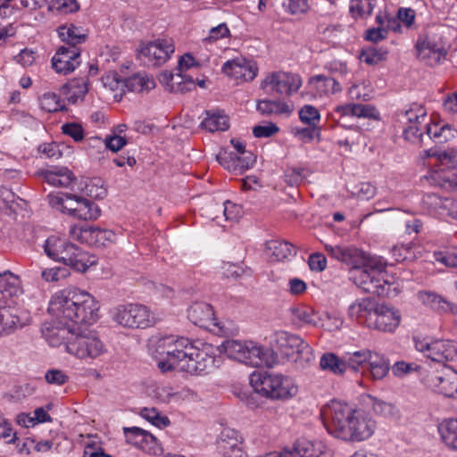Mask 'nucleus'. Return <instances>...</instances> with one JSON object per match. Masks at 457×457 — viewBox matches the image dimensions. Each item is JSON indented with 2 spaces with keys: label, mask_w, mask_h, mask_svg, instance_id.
Returning a JSON list of instances; mask_svg holds the SVG:
<instances>
[{
  "label": "nucleus",
  "mask_w": 457,
  "mask_h": 457,
  "mask_svg": "<svg viewBox=\"0 0 457 457\" xmlns=\"http://www.w3.org/2000/svg\"><path fill=\"white\" fill-rule=\"evenodd\" d=\"M126 87L132 92L143 93L149 92L154 88L155 82L153 78L145 74L137 73L128 78L124 81Z\"/></svg>",
  "instance_id": "38"
},
{
  "label": "nucleus",
  "mask_w": 457,
  "mask_h": 457,
  "mask_svg": "<svg viewBox=\"0 0 457 457\" xmlns=\"http://www.w3.org/2000/svg\"><path fill=\"white\" fill-rule=\"evenodd\" d=\"M246 341L227 340L222 344L223 350L228 358L243 362L245 360V351Z\"/></svg>",
  "instance_id": "46"
},
{
  "label": "nucleus",
  "mask_w": 457,
  "mask_h": 457,
  "mask_svg": "<svg viewBox=\"0 0 457 457\" xmlns=\"http://www.w3.org/2000/svg\"><path fill=\"white\" fill-rule=\"evenodd\" d=\"M444 197L437 193H427L422 197V206L430 213L440 214Z\"/></svg>",
  "instance_id": "52"
},
{
  "label": "nucleus",
  "mask_w": 457,
  "mask_h": 457,
  "mask_svg": "<svg viewBox=\"0 0 457 457\" xmlns=\"http://www.w3.org/2000/svg\"><path fill=\"white\" fill-rule=\"evenodd\" d=\"M19 278L11 271L0 272V292L9 296L19 292Z\"/></svg>",
  "instance_id": "48"
},
{
  "label": "nucleus",
  "mask_w": 457,
  "mask_h": 457,
  "mask_svg": "<svg viewBox=\"0 0 457 457\" xmlns=\"http://www.w3.org/2000/svg\"><path fill=\"white\" fill-rule=\"evenodd\" d=\"M256 110L265 116L272 114L287 113L291 112L288 104L281 101L259 100L256 104Z\"/></svg>",
  "instance_id": "43"
},
{
  "label": "nucleus",
  "mask_w": 457,
  "mask_h": 457,
  "mask_svg": "<svg viewBox=\"0 0 457 457\" xmlns=\"http://www.w3.org/2000/svg\"><path fill=\"white\" fill-rule=\"evenodd\" d=\"M426 180L433 187L444 188L445 190H453L457 188V180L453 171L443 169H436L425 176Z\"/></svg>",
  "instance_id": "30"
},
{
  "label": "nucleus",
  "mask_w": 457,
  "mask_h": 457,
  "mask_svg": "<svg viewBox=\"0 0 457 457\" xmlns=\"http://www.w3.org/2000/svg\"><path fill=\"white\" fill-rule=\"evenodd\" d=\"M20 318L0 305V337L12 333L18 328H22Z\"/></svg>",
  "instance_id": "40"
},
{
  "label": "nucleus",
  "mask_w": 457,
  "mask_h": 457,
  "mask_svg": "<svg viewBox=\"0 0 457 457\" xmlns=\"http://www.w3.org/2000/svg\"><path fill=\"white\" fill-rule=\"evenodd\" d=\"M141 416L158 428H164L170 424V420L167 417L161 416L154 408H144L141 411Z\"/></svg>",
  "instance_id": "59"
},
{
  "label": "nucleus",
  "mask_w": 457,
  "mask_h": 457,
  "mask_svg": "<svg viewBox=\"0 0 457 457\" xmlns=\"http://www.w3.org/2000/svg\"><path fill=\"white\" fill-rule=\"evenodd\" d=\"M245 360L243 363L253 367L270 366L274 361L273 352L253 341H246Z\"/></svg>",
  "instance_id": "24"
},
{
  "label": "nucleus",
  "mask_w": 457,
  "mask_h": 457,
  "mask_svg": "<svg viewBox=\"0 0 457 457\" xmlns=\"http://www.w3.org/2000/svg\"><path fill=\"white\" fill-rule=\"evenodd\" d=\"M294 253V246L287 241L270 240L266 243V254L274 261H285Z\"/></svg>",
  "instance_id": "34"
},
{
  "label": "nucleus",
  "mask_w": 457,
  "mask_h": 457,
  "mask_svg": "<svg viewBox=\"0 0 457 457\" xmlns=\"http://www.w3.org/2000/svg\"><path fill=\"white\" fill-rule=\"evenodd\" d=\"M70 244L57 237L52 236L45 242V253L51 259L62 262V257H64V253H66Z\"/></svg>",
  "instance_id": "39"
},
{
  "label": "nucleus",
  "mask_w": 457,
  "mask_h": 457,
  "mask_svg": "<svg viewBox=\"0 0 457 457\" xmlns=\"http://www.w3.org/2000/svg\"><path fill=\"white\" fill-rule=\"evenodd\" d=\"M219 211L222 212L226 220L231 221L237 220L242 214L241 207L230 201H225L223 203V208L219 207Z\"/></svg>",
  "instance_id": "64"
},
{
  "label": "nucleus",
  "mask_w": 457,
  "mask_h": 457,
  "mask_svg": "<svg viewBox=\"0 0 457 457\" xmlns=\"http://www.w3.org/2000/svg\"><path fill=\"white\" fill-rule=\"evenodd\" d=\"M58 35L63 42L70 46L69 47H75L76 45L83 43L87 37L84 30L73 24L61 26L58 29Z\"/></svg>",
  "instance_id": "37"
},
{
  "label": "nucleus",
  "mask_w": 457,
  "mask_h": 457,
  "mask_svg": "<svg viewBox=\"0 0 457 457\" xmlns=\"http://www.w3.org/2000/svg\"><path fill=\"white\" fill-rule=\"evenodd\" d=\"M435 260L446 267L457 268V247H450L445 251L435 252Z\"/></svg>",
  "instance_id": "55"
},
{
  "label": "nucleus",
  "mask_w": 457,
  "mask_h": 457,
  "mask_svg": "<svg viewBox=\"0 0 457 457\" xmlns=\"http://www.w3.org/2000/svg\"><path fill=\"white\" fill-rule=\"evenodd\" d=\"M292 315V321L294 324L299 327L305 325L317 326V316L313 310L305 305H297L290 308Z\"/></svg>",
  "instance_id": "36"
},
{
  "label": "nucleus",
  "mask_w": 457,
  "mask_h": 457,
  "mask_svg": "<svg viewBox=\"0 0 457 457\" xmlns=\"http://www.w3.org/2000/svg\"><path fill=\"white\" fill-rule=\"evenodd\" d=\"M375 304L369 298L354 301L348 308V316L352 320L364 324L368 328L370 315L373 312Z\"/></svg>",
  "instance_id": "29"
},
{
  "label": "nucleus",
  "mask_w": 457,
  "mask_h": 457,
  "mask_svg": "<svg viewBox=\"0 0 457 457\" xmlns=\"http://www.w3.org/2000/svg\"><path fill=\"white\" fill-rule=\"evenodd\" d=\"M138 447L142 449L144 452H146L154 455L160 453L162 451V448L157 438L148 431H146L144 440L142 444L139 445Z\"/></svg>",
  "instance_id": "62"
},
{
  "label": "nucleus",
  "mask_w": 457,
  "mask_h": 457,
  "mask_svg": "<svg viewBox=\"0 0 457 457\" xmlns=\"http://www.w3.org/2000/svg\"><path fill=\"white\" fill-rule=\"evenodd\" d=\"M399 120L407 125H422L427 119L426 108L418 103H411L398 114Z\"/></svg>",
  "instance_id": "31"
},
{
  "label": "nucleus",
  "mask_w": 457,
  "mask_h": 457,
  "mask_svg": "<svg viewBox=\"0 0 457 457\" xmlns=\"http://www.w3.org/2000/svg\"><path fill=\"white\" fill-rule=\"evenodd\" d=\"M43 174L45 180L54 187H68L75 179L73 173L67 168H54Z\"/></svg>",
  "instance_id": "35"
},
{
  "label": "nucleus",
  "mask_w": 457,
  "mask_h": 457,
  "mask_svg": "<svg viewBox=\"0 0 457 457\" xmlns=\"http://www.w3.org/2000/svg\"><path fill=\"white\" fill-rule=\"evenodd\" d=\"M425 133L436 144H445L454 137L455 130L447 124H425Z\"/></svg>",
  "instance_id": "32"
},
{
  "label": "nucleus",
  "mask_w": 457,
  "mask_h": 457,
  "mask_svg": "<svg viewBox=\"0 0 457 457\" xmlns=\"http://www.w3.org/2000/svg\"><path fill=\"white\" fill-rule=\"evenodd\" d=\"M242 442L237 431L224 428L217 441V448L224 457H242Z\"/></svg>",
  "instance_id": "22"
},
{
  "label": "nucleus",
  "mask_w": 457,
  "mask_h": 457,
  "mask_svg": "<svg viewBox=\"0 0 457 457\" xmlns=\"http://www.w3.org/2000/svg\"><path fill=\"white\" fill-rule=\"evenodd\" d=\"M328 254L351 267L352 271L358 269L364 262V252L351 246L325 245Z\"/></svg>",
  "instance_id": "19"
},
{
  "label": "nucleus",
  "mask_w": 457,
  "mask_h": 457,
  "mask_svg": "<svg viewBox=\"0 0 457 457\" xmlns=\"http://www.w3.org/2000/svg\"><path fill=\"white\" fill-rule=\"evenodd\" d=\"M50 9L60 14H68L77 12L79 9V4L77 0H53Z\"/></svg>",
  "instance_id": "57"
},
{
  "label": "nucleus",
  "mask_w": 457,
  "mask_h": 457,
  "mask_svg": "<svg viewBox=\"0 0 457 457\" xmlns=\"http://www.w3.org/2000/svg\"><path fill=\"white\" fill-rule=\"evenodd\" d=\"M418 299L427 307L440 313L451 312L457 315V304H454L441 295L429 292L420 291L417 295Z\"/></svg>",
  "instance_id": "26"
},
{
  "label": "nucleus",
  "mask_w": 457,
  "mask_h": 457,
  "mask_svg": "<svg viewBox=\"0 0 457 457\" xmlns=\"http://www.w3.org/2000/svg\"><path fill=\"white\" fill-rule=\"evenodd\" d=\"M187 317L192 323L204 328L217 326L212 306L207 303L195 302L187 311Z\"/></svg>",
  "instance_id": "21"
},
{
  "label": "nucleus",
  "mask_w": 457,
  "mask_h": 457,
  "mask_svg": "<svg viewBox=\"0 0 457 457\" xmlns=\"http://www.w3.org/2000/svg\"><path fill=\"white\" fill-rule=\"evenodd\" d=\"M423 382L428 388L447 397L457 398V371L444 365L441 370L428 372Z\"/></svg>",
  "instance_id": "9"
},
{
  "label": "nucleus",
  "mask_w": 457,
  "mask_h": 457,
  "mask_svg": "<svg viewBox=\"0 0 457 457\" xmlns=\"http://www.w3.org/2000/svg\"><path fill=\"white\" fill-rule=\"evenodd\" d=\"M369 370L374 379H382L389 370L387 361L381 356L371 353V357L369 358Z\"/></svg>",
  "instance_id": "44"
},
{
  "label": "nucleus",
  "mask_w": 457,
  "mask_h": 457,
  "mask_svg": "<svg viewBox=\"0 0 457 457\" xmlns=\"http://www.w3.org/2000/svg\"><path fill=\"white\" fill-rule=\"evenodd\" d=\"M320 366L323 370H328L335 375H343L346 371L345 360L338 358L332 353L322 354L320 360Z\"/></svg>",
  "instance_id": "41"
},
{
  "label": "nucleus",
  "mask_w": 457,
  "mask_h": 457,
  "mask_svg": "<svg viewBox=\"0 0 457 457\" xmlns=\"http://www.w3.org/2000/svg\"><path fill=\"white\" fill-rule=\"evenodd\" d=\"M391 253L395 262H412L417 256L412 243L397 244L391 248Z\"/></svg>",
  "instance_id": "47"
},
{
  "label": "nucleus",
  "mask_w": 457,
  "mask_h": 457,
  "mask_svg": "<svg viewBox=\"0 0 457 457\" xmlns=\"http://www.w3.org/2000/svg\"><path fill=\"white\" fill-rule=\"evenodd\" d=\"M99 305L87 292L67 287L54 293L49 302L48 312L54 320L45 322L41 331L48 344L56 347L72 337L79 325H92L98 319Z\"/></svg>",
  "instance_id": "1"
},
{
  "label": "nucleus",
  "mask_w": 457,
  "mask_h": 457,
  "mask_svg": "<svg viewBox=\"0 0 457 457\" xmlns=\"http://www.w3.org/2000/svg\"><path fill=\"white\" fill-rule=\"evenodd\" d=\"M79 325L67 344V353L75 357L87 360L96 359L106 352L103 341L97 333L89 329H82Z\"/></svg>",
  "instance_id": "6"
},
{
  "label": "nucleus",
  "mask_w": 457,
  "mask_h": 457,
  "mask_svg": "<svg viewBox=\"0 0 457 457\" xmlns=\"http://www.w3.org/2000/svg\"><path fill=\"white\" fill-rule=\"evenodd\" d=\"M299 117L302 122L310 126L315 127L320 120L319 110L312 106L306 104L299 111Z\"/></svg>",
  "instance_id": "56"
},
{
  "label": "nucleus",
  "mask_w": 457,
  "mask_h": 457,
  "mask_svg": "<svg viewBox=\"0 0 457 457\" xmlns=\"http://www.w3.org/2000/svg\"><path fill=\"white\" fill-rule=\"evenodd\" d=\"M88 91V83L86 79L74 80L70 85V96L69 101L72 104L77 103L79 100H82Z\"/></svg>",
  "instance_id": "53"
},
{
  "label": "nucleus",
  "mask_w": 457,
  "mask_h": 457,
  "mask_svg": "<svg viewBox=\"0 0 457 457\" xmlns=\"http://www.w3.org/2000/svg\"><path fill=\"white\" fill-rule=\"evenodd\" d=\"M175 47L172 39L159 38L141 45L138 56L147 65L161 66L170 59Z\"/></svg>",
  "instance_id": "12"
},
{
  "label": "nucleus",
  "mask_w": 457,
  "mask_h": 457,
  "mask_svg": "<svg viewBox=\"0 0 457 457\" xmlns=\"http://www.w3.org/2000/svg\"><path fill=\"white\" fill-rule=\"evenodd\" d=\"M85 190L87 195L96 199H103L107 195V189L100 179H91L86 184Z\"/></svg>",
  "instance_id": "58"
},
{
  "label": "nucleus",
  "mask_w": 457,
  "mask_h": 457,
  "mask_svg": "<svg viewBox=\"0 0 457 457\" xmlns=\"http://www.w3.org/2000/svg\"><path fill=\"white\" fill-rule=\"evenodd\" d=\"M261 457H333L331 450L320 441H310L298 439L294 447L293 453L278 454L269 453Z\"/></svg>",
  "instance_id": "14"
},
{
  "label": "nucleus",
  "mask_w": 457,
  "mask_h": 457,
  "mask_svg": "<svg viewBox=\"0 0 457 457\" xmlns=\"http://www.w3.org/2000/svg\"><path fill=\"white\" fill-rule=\"evenodd\" d=\"M386 265V262L381 256H370L364 253V262H361V267L382 278Z\"/></svg>",
  "instance_id": "49"
},
{
  "label": "nucleus",
  "mask_w": 457,
  "mask_h": 457,
  "mask_svg": "<svg viewBox=\"0 0 457 457\" xmlns=\"http://www.w3.org/2000/svg\"><path fill=\"white\" fill-rule=\"evenodd\" d=\"M112 320L126 328L145 329L156 322L154 314L141 303L120 304L111 311Z\"/></svg>",
  "instance_id": "7"
},
{
  "label": "nucleus",
  "mask_w": 457,
  "mask_h": 457,
  "mask_svg": "<svg viewBox=\"0 0 457 457\" xmlns=\"http://www.w3.org/2000/svg\"><path fill=\"white\" fill-rule=\"evenodd\" d=\"M210 345L199 348L188 338L174 335L153 337L151 350L162 372L179 370L191 375L208 373L214 366Z\"/></svg>",
  "instance_id": "2"
},
{
  "label": "nucleus",
  "mask_w": 457,
  "mask_h": 457,
  "mask_svg": "<svg viewBox=\"0 0 457 457\" xmlns=\"http://www.w3.org/2000/svg\"><path fill=\"white\" fill-rule=\"evenodd\" d=\"M439 432L444 443L448 447L457 450V420H445L439 426Z\"/></svg>",
  "instance_id": "42"
},
{
  "label": "nucleus",
  "mask_w": 457,
  "mask_h": 457,
  "mask_svg": "<svg viewBox=\"0 0 457 457\" xmlns=\"http://www.w3.org/2000/svg\"><path fill=\"white\" fill-rule=\"evenodd\" d=\"M308 87L318 97L328 96L342 90L340 83L336 79L321 74L310 78Z\"/></svg>",
  "instance_id": "25"
},
{
  "label": "nucleus",
  "mask_w": 457,
  "mask_h": 457,
  "mask_svg": "<svg viewBox=\"0 0 457 457\" xmlns=\"http://www.w3.org/2000/svg\"><path fill=\"white\" fill-rule=\"evenodd\" d=\"M302 86L299 75L283 71L269 73L261 83V88L268 95H287L296 92Z\"/></svg>",
  "instance_id": "10"
},
{
  "label": "nucleus",
  "mask_w": 457,
  "mask_h": 457,
  "mask_svg": "<svg viewBox=\"0 0 457 457\" xmlns=\"http://www.w3.org/2000/svg\"><path fill=\"white\" fill-rule=\"evenodd\" d=\"M222 71L235 79L251 81L257 76L258 68L255 63L244 58H236L227 61L222 66Z\"/></svg>",
  "instance_id": "20"
},
{
  "label": "nucleus",
  "mask_w": 457,
  "mask_h": 457,
  "mask_svg": "<svg viewBox=\"0 0 457 457\" xmlns=\"http://www.w3.org/2000/svg\"><path fill=\"white\" fill-rule=\"evenodd\" d=\"M423 156L434 160V162H429V165L436 166L445 170L453 171L457 164V152L454 150L437 152L428 149L423 151Z\"/></svg>",
  "instance_id": "28"
},
{
  "label": "nucleus",
  "mask_w": 457,
  "mask_h": 457,
  "mask_svg": "<svg viewBox=\"0 0 457 457\" xmlns=\"http://www.w3.org/2000/svg\"><path fill=\"white\" fill-rule=\"evenodd\" d=\"M283 7L291 14L305 13L310 10L309 0H286Z\"/></svg>",
  "instance_id": "60"
},
{
  "label": "nucleus",
  "mask_w": 457,
  "mask_h": 457,
  "mask_svg": "<svg viewBox=\"0 0 457 457\" xmlns=\"http://www.w3.org/2000/svg\"><path fill=\"white\" fill-rule=\"evenodd\" d=\"M70 236L72 239L80 243L100 247L104 246L107 242H112L114 233L112 230L102 229L97 227L72 226L70 228Z\"/></svg>",
  "instance_id": "15"
},
{
  "label": "nucleus",
  "mask_w": 457,
  "mask_h": 457,
  "mask_svg": "<svg viewBox=\"0 0 457 457\" xmlns=\"http://www.w3.org/2000/svg\"><path fill=\"white\" fill-rule=\"evenodd\" d=\"M321 416L328 432L345 441H364L376 428L375 420L364 411L341 401L333 400L325 405Z\"/></svg>",
  "instance_id": "3"
},
{
  "label": "nucleus",
  "mask_w": 457,
  "mask_h": 457,
  "mask_svg": "<svg viewBox=\"0 0 457 457\" xmlns=\"http://www.w3.org/2000/svg\"><path fill=\"white\" fill-rule=\"evenodd\" d=\"M16 195L9 188L5 187H0V210L3 212H15L16 205Z\"/></svg>",
  "instance_id": "54"
},
{
  "label": "nucleus",
  "mask_w": 457,
  "mask_h": 457,
  "mask_svg": "<svg viewBox=\"0 0 457 457\" xmlns=\"http://www.w3.org/2000/svg\"><path fill=\"white\" fill-rule=\"evenodd\" d=\"M69 271L66 268L53 267L50 269H45L41 271V277L46 282H54L68 276Z\"/></svg>",
  "instance_id": "63"
},
{
  "label": "nucleus",
  "mask_w": 457,
  "mask_h": 457,
  "mask_svg": "<svg viewBox=\"0 0 457 457\" xmlns=\"http://www.w3.org/2000/svg\"><path fill=\"white\" fill-rule=\"evenodd\" d=\"M415 47L418 58L429 66L439 63L441 57L446 54L444 47L428 36L420 37Z\"/></svg>",
  "instance_id": "16"
},
{
  "label": "nucleus",
  "mask_w": 457,
  "mask_h": 457,
  "mask_svg": "<svg viewBox=\"0 0 457 457\" xmlns=\"http://www.w3.org/2000/svg\"><path fill=\"white\" fill-rule=\"evenodd\" d=\"M62 262L78 271L84 272L88 267L96 264V258L77 245L70 244L66 253H64V257H62Z\"/></svg>",
  "instance_id": "23"
},
{
  "label": "nucleus",
  "mask_w": 457,
  "mask_h": 457,
  "mask_svg": "<svg viewBox=\"0 0 457 457\" xmlns=\"http://www.w3.org/2000/svg\"><path fill=\"white\" fill-rule=\"evenodd\" d=\"M201 127L210 132L225 131L229 128L228 117L220 111H206Z\"/></svg>",
  "instance_id": "33"
},
{
  "label": "nucleus",
  "mask_w": 457,
  "mask_h": 457,
  "mask_svg": "<svg viewBox=\"0 0 457 457\" xmlns=\"http://www.w3.org/2000/svg\"><path fill=\"white\" fill-rule=\"evenodd\" d=\"M425 126L407 125L403 130V137L410 144L421 145L424 142Z\"/></svg>",
  "instance_id": "50"
},
{
  "label": "nucleus",
  "mask_w": 457,
  "mask_h": 457,
  "mask_svg": "<svg viewBox=\"0 0 457 457\" xmlns=\"http://www.w3.org/2000/svg\"><path fill=\"white\" fill-rule=\"evenodd\" d=\"M276 341L281 355L298 368H305L314 359L312 347L299 336L279 331L276 334Z\"/></svg>",
  "instance_id": "8"
},
{
  "label": "nucleus",
  "mask_w": 457,
  "mask_h": 457,
  "mask_svg": "<svg viewBox=\"0 0 457 457\" xmlns=\"http://www.w3.org/2000/svg\"><path fill=\"white\" fill-rule=\"evenodd\" d=\"M415 347L433 361L445 363L457 358V345L451 340H427L415 339Z\"/></svg>",
  "instance_id": "13"
},
{
  "label": "nucleus",
  "mask_w": 457,
  "mask_h": 457,
  "mask_svg": "<svg viewBox=\"0 0 457 457\" xmlns=\"http://www.w3.org/2000/svg\"><path fill=\"white\" fill-rule=\"evenodd\" d=\"M79 55L76 47L61 46L52 58V66L57 73L66 75L79 66Z\"/></svg>",
  "instance_id": "18"
},
{
  "label": "nucleus",
  "mask_w": 457,
  "mask_h": 457,
  "mask_svg": "<svg viewBox=\"0 0 457 457\" xmlns=\"http://www.w3.org/2000/svg\"><path fill=\"white\" fill-rule=\"evenodd\" d=\"M244 154L243 157H237L233 160L232 166L234 171L243 173L255 162V156L251 152H247Z\"/></svg>",
  "instance_id": "61"
},
{
  "label": "nucleus",
  "mask_w": 457,
  "mask_h": 457,
  "mask_svg": "<svg viewBox=\"0 0 457 457\" xmlns=\"http://www.w3.org/2000/svg\"><path fill=\"white\" fill-rule=\"evenodd\" d=\"M335 112L344 116H353L357 118H368L378 120L380 119L379 112L372 104H347L335 108Z\"/></svg>",
  "instance_id": "27"
},
{
  "label": "nucleus",
  "mask_w": 457,
  "mask_h": 457,
  "mask_svg": "<svg viewBox=\"0 0 457 457\" xmlns=\"http://www.w3.org/2000/svg\"><path fill=\"white\" fill-rule=\"evenodd\" d=\"M48 198L53 207L79 220H96L101 214L100 208L95 203L77 195H49Z\"/></svg>",
  "instance_id": "5"
},
{
  "label": "nucleus",
  "mask_w": 457,
  "mask_h": 457,
  "mask_svg": "<svg viewBox=\"0 0 457 457\" xmlns=\"http://www.w3.org/2000/svg\"><path fill=\"white\" fill-rule=\"evenodd\" d=\"M402 315L398 309L386 304H375L368 328L383 333H394L400 326Z\"/></svg>",
  "instance_id": "11"
},
{
  "label": "nucleus",
  "mask_w": 457,
  "mask_h": 457,
  "mask_svg": "<svg viewBox=\"0 0 457 457\" xmlns=\"http://www.w3.org/2000/svg\"><path fill=\"white\" fill-rule=\"evenodd\" d=\"M352 279L358 287L366 293L377 295L385 294V279L361 266L352 271Z\"/></svg>",
  "instance_id": "17"
},
{
  "label": "nucleus",
  "mask_w": 457,
  "mask_h": 457,
  "mask_svg": "<svg viewBox=\"0 0 457 457\" xmlns=\"http://www.w3.org/2000/svg\"><path fill=\"white\" fill-rule=\"evenodd\" d=\"M250 384L261 395L275 400H285L297 394V386L292 378L281 374L253 372L250 376Z\"/></svg>",
  "instance_id": "4"
},
{
  "label": "nucleus",
  "mask_w": 457,
  "mask_h": 457,
  "mask_svg": "<svg viewBox=\"0 0 457 457\" xmlns=\"http://www.w3.org/2000/svg\"><path fill=\"white\" fill-rule=\"evenodd\" d=\"M40 107L46 112H55L66 110L59 96L53 92H46L38 97Z\"/></svg>",
  "instance_id": "45"
},
{
  "label": "nucleus",
  "mask_w": 457,
  "mask_h": 457,
  "mask_svg": "<svg viewBox=\"0 0 457 457\" xmlns=\"http://www.w3.org/2000/svg\"><path fill=\"white\" fill-rule=\"evenodd\" d=\"M370 357L371 352L369 350L354 352L350 354L347 359H344L345 363L346 364V370H351L353 371H358L359 368L368 362L369 358Z\"/></svg>",
  "instance_id": "51"
}]
</instances>
